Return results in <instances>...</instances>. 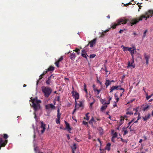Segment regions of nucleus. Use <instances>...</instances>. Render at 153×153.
<instances>
[{"label":"nucleus","mask_w":153,"mask_h":153,"mask_svg":"<svg viewBox=\"0 0 153 153\" xmlns=\"http://www.w3.org/2000/svg\"><path fill=\"white\" fill-rule=\"evenodd\" d=\"M31 102L32 103V107L33 108L35 112H36L40 108V103L41 101L33 98Z\"/></svg>","instance_id":"f257e3e1"},{"label":"nucleus","mask_w":153,"mask_h":153,"mask_svg":"<svg viewBox=\"0 0 153 153\" xmlns=\"http://www.w3.org/2000/svg\"><path fill=\"white\" fill-rule=\"evenodd\" d=\"M127 21L128 20L125 19L124 18H121L117 20V23L114 22L112 23L111 27L113 29L115 28L117 25H120L121 24H126Z\"/></svg>","instance_id":"f03ea898"},{"label":"nucleus","mask_w":153,"mask_h":153,"mask_svg":"<svg viewBox=\"0 0 153 153\" xmlns=\"http://www.w3.org/2000/svg\"><path fill=\"white\" fill-rule=\"evenodd\" d=\"M42 91L45 97L48 98L52 92V89L50 87L43 86L42 87Z\"/></svg>","instance_id":"7ed1b4c3"},{"label":"nucleus","mask_w":153,"mask_h":153,"mask_svg":"<svg viewBox=\"0 0 153 153\" xmlns=\"http://www.w3.org/2000/svg\"><path fill=\"white\" fill-rule=\"evenodd\" d=\"M150 16L149 15H142L140 17L139 19H134L131 20L130 23L131 24V25H134L136 24L137 23H138L139 21H141L142 20L143 18H146V20H147V18H150Z\"/></svg>","instance_id":"20e7f679"},{"label":"nucleus","mask_w":153,"mask_h":153,"mask_svg":"<svg viewBox=\"0 0 153 153\" xmlns=\"http://www.w3.org/2000/svg\"><path fill=\"white\" fill-rule=\"evenodd\" d=\"M41 124L40 127L39 128L37 129V132L39 135L42 134L46 129V125L44 124L43 122H41Z\"/></svg>","instance_id":"39448f33"},{"label":"nucleus","mask_w":153,"mask_h":153,"mask_svg":"<svg viewBox=\"0 0 153 153\" xmlns=\"http://www.w3.org/2000/svg\"><path fill=\"white\" fill-rule=\"evenodd\" d=\"M72 89L73 90L71 92V93L73 97L75 99V101L76 102V100H78L79 98V94L76 91H74V89L73 87H72Z\"/></svg>","instance_id":"423d86ee"},{"label":"nucleus","mask_w":153,"mask_h":153,"mask_svg":"<svg viewBox=\"0 0 153 153\" xmlns=\"http://www.w3.org/2000/svg\"><path fill=\"white\" fill-rule=\"evenodd\" d=\"M97 40V38L94 39L93 40L89 42L88 44L86 46V47H87L89 45L90 47L92 48L95 45L96 43Z\"/></svg>","instance_id":"0eeeda50"},{"label":"nucleus","mask_w":153,"mask_h":153,"mask_svg":"<svg viewBox=\"0 0 153 153\" xmlns=\"http://www.w3.org/2000/svg\"><path fill=\"white\" fill-rule=\"evenodd\" d=\"M45 108L46 109L49 110L50 109H53L55 108V106L52 103L49 104L45 105Z\"/></svg>","instance_id":"6e6552de"},{"label":"nucleus","mask_w":153,"mask_h":153,"mask_svg":"<svg viewBox=\"0 0 153 153\" xmlns=\"http://www.w3.org/2000/svg\"><path fill=\"white\" fill-rule=\"evenodd\" d=\"M135 66V65L134 64V58L133 59H132V62L131 63L129 61H128L127 67L128 68L132 67L133 68H134Z\"/></svg>","instance_id":"1a4fd4ad"},{"label":"nucleus","mask_w":153,"mask_h":153,"mask_svg":"<svg viewBox=\"0 0 153 153\" xmlns=\"http://www.w3.org/2000/svg\"><path fill=\"white\" fill-rule=\"evenodd\" d=\"M7 140L4 141L2 138H0V149L1 146H4L7 143Z\"/></svg>","instance_id":"9d476101"},{"label":"nucleus","mask_w":153,"mask_h":153,"mask_svg":"<svg viewBox=\"0 0 153 153\" xmlns=\"http://www.w3.org/2000/svg\"><path fill=\"white\" fill-rule=\"evenodd\" d=\"M65 123L66 125V128L65 129H66L67 130L69 133H71L70 131L71 130V128L70 127L69 124L66 121H65Z\"/></svg>","instance_id":"9b49d317"},{"label":"nucleus","mask_w":153,"mask_h":153,"mask_svg":"<svg viewBox=\"0 0 153 153\" xmlns=\"http://www.w3.org/2000/svg\"><path fill=\"white\" fill-rule=\"evenodd\" d=\"M144 57L146 60V63L147 65L149 63V59L150 58V56L149 55H147L146 53H145L144 54Z\"/></svg>","instance_id":"f8f14e48"},{"label":"nucleus","mask_w":153,"mask_h":153,"mask_svg":"<svg viewBox=\"0 0 153 153\" xmlns=\"http://www.w3.org/2000/svg\"><path fill=\"white\" fill-rule=\"evenodd\" d=\"M153 10H149L148 12L145 13V15H149L150 17H152L153 16Z\"/></svg>","instance_id":"ddd939ff"},{"label":"nucleus","mask_w":153,"mask_h":153,"mask_svg":"<svg viewBox=\"0 0 153 153\" xmlns=\"http://www.w3.org/2000/svg\"><path fill=\"white\" fill-rule=\"evenodd\" d=\"M52 77H53V78L54 77V76L52 74L48 77V80L46 81V84L47 85H49L50 84L51 82V79Z\"/></svg>","instance_id":"4468645a"},{"label":"nucleus","mask_w":153,"mask_h":153,"mask_svg":"<svg viewBox=\"0 0 153 153\" xmlns=\"http://www.w3.org/2000/svg\"><path fill=\"white\" fill-rule=\"evenodd\" d=\"M127 118V117L126 115H125L123 116H121L120 119V121L121 122V123L120 124V126L123 124V123L124 119L125 118Z\"/></svg>","instance_id":"2eb2a0df"},{"label":"nucleus","mask_w":153,"mask_h":153,"mask_svg":"<svg viewBox=\"0 0 153 153\" xmlns=\"http://www.w3.org/2000/svg\"><path fill=\"white\" fill-rule=\"evenodd\" d=\"M96 122L95 120H94V119L93 117H92L91 119L89 121V123L90 124H91V126L92 127H94L93 124V122Z\"/></svg>","instance_id":"dca6fc26"},{"label":"nucleus","mask_w":153,"mask_h":153,"mask_svg":"<svg viewBox=\"0 0 153 153\" xmlns=\"http://www.w3.org/2000/svg\"><path fill=\"white\" fill-rule=\"evenodd\" d=\"M117 89H118V88L117 86H113L110 89V93H111L114 90Z\"/></svg>","instance_id":"f3484780"},{"label":"nucleus","mask_w":153,"mask_h":153,"mask_svg":"<svg viewBox=\"0 0 153 153\" xmlns=\"http://www.w3.org/2000/svg\"><path fill=\"white\" fill-rule=\"evenodd\" d=\"M136 50V49L134 47H133V49H132V50H131V51L130 52L131 56H132V59H133L134 58V51L135 50Z\"/></svg>","instance_id":"a211bd4d"},{"label":"nucleus","mask_w":153,"mask_h":153,"mask_svg":"<svg viewBox=\"0 0 153 153\" xmlns=\"http://www.w3.org/2000/svg\"><path fill=\"white\" fill-rule=\"evenodd\" d=\"M150 116V114H149L148 115H146L144 117H143V119L144 121H146L149 118Z\"/></svg>","instance_id":"6ab92c4d"},{"label":"nucleus","mask_w":153,"mask_h":153,"mask_svg":"<svg viewBox=\"0 0 153 153\" xmlns=\"http://www.w3.org/2000/svg\"><path fill=\"white\" fill-rule=\"evenodd\" d=\"M111 83L110 82V80L108 79L106 80V82L105 83V85L106 86V88H107L108 87L110 84Z\"/></svg>","instance_id":"aec40b11"},{"label":"nucleus","mask_w":153,"mask_h":153,"mask_svg":"<svg viewBox=\"0 0 153 153\" xmlns=\"http://www.w3.org/2000/svg\"><path fill=\"white\" fill-rule=\"evenodd\" d=\"M128 127V126L126 128H125V127H124L123 128V131L124 132V134H123L124 135H126V134H127V133L128 132V131H127V128Z\"/></svg>","instance_id":"412c9836"},{"label":"nucleus","mask_w":153,"mask_h":153,"mask_svg":"<svg viewBox=\"0 0 153 153\" xmlns=\"http://www.w3.org/2000/svg\"><path fill=\"white\" fill-rule=\"evenodd\" d=\"M111 133L112 134H113V136L112 137L113 138H114L117 136V133L116 132H114V130H112Z\"/></svg>","instance_id":"4be33fe9"},{"label":"nucleus","mask_w":153,"mask_h":153,"mask_svg":"<svg viewBox=\"0 0 153 153\" xmlns=\"http://www.w3.org/2000/svg\"><path fill=\"white\" fill-rule=\"evenodd\" d=\"M75 57L76 56L74 53H73L71 54L70 58L71 60H74L75 59Z\"/></svg>","instance_id":"5701e85b"},{"label":"nucleus","mask_w":153,"mask_h":153,"mask_svg":"<svg viewBox=\"0 0 153 153\" xmlns=\"http://www.w3.org/2000/svg\"><path fill=\"white\" fill-rule=\"evenodd\" d=\"M48 71L47 70L45 71H44L43 73L39 76V80H40V79H41L42 78V75H43L46 74Z\"/></svg>","instance_id":"b1692460"},{"label":"nucleus","mask_w":153,"mask_h":153,"mask_svg":"<svg viewBox=\"0 0 153 153\" xmlns=\"http://www.w3.org/2000/svg\"><path fill=\"white\" fill-rule=\"evenodd\" d=\"M57 118H59L60 119L61 114L59 112V109L58 108L57 109Z\"/></svg>","instance_id":"393cba45"},{"label":"nucleus","mask_w":153,"mask_h":153,"mask_svg":"<svg viewBox=\"0 0 153 153\" xmlns=\"http://www.w3.org/2000/svg\"><path fill=\"white\" fill-rule=\"evenodd\" d=\"M111 145V144L110 143H107L105 148L106 149L108 150V151L110 150Z\"/></svg>","instance_id":"a878e982"},{"label":"nucleus","mask_w":153,"mask_h":153,"mask_svg":"<svg viewBox=\"0 0 153 153\" xmlns=\"http://www.w3.org/2000/svg\"><path fill=\"white\" fill-rule=\"evenodd\" d=\"M54 69V67L51 66H50L47 69L48 71H53Z\"/></svg>","instance_id":"bb28decb"},{"label":"nucleus","mask_w":153,"mask_h":153,"mask_svg":"<svg viewBox=\"0 0 153 153\" xmlns=\"http://www.w3.org/2000/svg\"><path fill=\"white\" fill-rule=\"evenodd\" d=\"M153 96V92L150 95H148L147 94L146 95V100H148L152 96Z\"/></svg>","instance_id":"cd10ccee"},{"label":"nucleus","mask_w":153,"mask_h":153,"mask_svg":"<svg viewBox=\"0 0 153 153\" xmlns=\"http://www.w3.org/2000/svg\"><path fill=\"white\" fill-rule=\"evenodd\" d=\"M107 105H102L101 108V110L102 111H103L104 110H105L107 107Z\"/></svg>","instance_id":"c85d7f7f"},{"label":"nucleus","mask_w":153,"mask_h":153,"mask_svg":"<svg viewBox=\"0 0 153 153\" xmlns=\"http://www.w3.org/2000/svg\"><path fill=\"white\" fill-rule=\"evenodd\" d=\"M149 105H148L146 106L145 107L143 108V111H145L148 109L149 108Z\"/></svg>","instance_id":"c756f323"},{"label":"nucleus","mask_w":153,"mask_h":153,"mask_svg":"<svg viewBox=\"0 0 153 153\" xmlns=\"http://www.w3.org/2000/svg\"><path fill=\"white\" fill-rule=\"evenodd\" d=\"M92 99L93 100V101L92 102H91L90 103V107L91 108L93 104L95 102V99H94L93 98H92Z\"/></svg>","instance_id":"7c9ffc66"},{"label":"nucleus","mask_w":153,"mask_h":153,"mask_svg":"<svg viewBox=\"0 0 153 153\" xmlns=\"http://www.w3.org/2000/svg\"><path fill=\"white\" fill-rule=\"evenodd\" d=\"M115 97L116 100V102H115V103H117V102H118L119 99L118 96H117L116 94H115Z\"/></svg>","instance_id":"2f4dec72"},{"label":"nucleus","mask_w":153,"mask_h":153,"mask_svg":"<svg viewBox=\"0 0 153 153\" xmlns=\"http://www.w3.org/2000/svg\"><path fill=\"white\" fill-rule=\"evenodd\" d=\"M89 114V113H87L85 114V116L86 117V118H85V119L87 120H88L89 119V117L88 116Z\"/></svg>","instance_id":"473e14b6"},{"label":"nucleus","mask_w":153,"mask_h":153,"mask_svg":"<svg viewBox=\"0 0 153 153\" xmlns=\"http://www.w3.org/2000/svg\"><path fill=\"white\" fill-rule=\"evenodd\" d=\"M81 56L85 58L86 59H87V56H88L87 54H84L83 53H81Z\"/></svg>","instance_id":"72a5a7b5"},{"label":"nucleus","mask_w":153,"mask_h":153,"mask_svg":"<svg viewBox=\"0 0 153 153\" xmlns=\"http://www.w3.org/2000/svg\"><path fill=\"white\" fill-rule=\"evenodd\" d=\"M72 150H75L76 149V145L75 143L73 144L72 147Z\"/></svg>","instance_id":"f704fd0d"},{"label":"nucleus","mask_w":153,"mask_h":153,"mask_svg":"<svg viewBox=\"0 0 153 153\" xmlns=\"http://www.w3.org/2000/svg\"><path fill=\"white\" fill-rule=\"evenodd\" d=\"M60 119L59 118H57L56 120V123L57 124H60Z\"/></svg>","instance_id":"c9c22d12"},{"label":"nucleus","mask_w":153,"mask_h":153,"mask_svg":"<svg viewBox=\"0 0 153 153\" xmlns=\"http://www.w3.org/2000/svg\"><path fill=\"white\" fill-rule=\"evenodd\" d=\"M147 30H146L144 32V33H143V39H144L146 36V33H147Z\"/></svg>","instance_id":"e433bc0d"},{"label":"nucleus","mask_w":153,"mask_h":153,"mask_svg":"<svg viewBox=\"0 0 153 153\" xmlns=\"http://www.w3.org/2000/svg\"><path fill=\"white\" fill-rule=\"evenodd\" d=\"M96 56V55L94 54H91L90 56V58L91 59L93 58H94Z\"/></svg>","instance_id":"4c0bfd02"},{"label":"nucleus","mask_w":153,"mask_h":153,"mask_svg":"<svg viewBox=\"0 0 153 153\" xmlns=\"http://www.w3.org/2000/svg\"><path fill=\"white\" fill-rule=\"evenodd\" d=\"M123 47V50L124 51H126L127 50V47H125L123 45H122L121 47Z\"/></svg>","instance_id":"58836bf2"},{"label":"nucleus","mask_w":153,"mask_h":153,"mask_svg":"<svg viewBox=\"0 0 153 153\" xmlns=\"http://www.w3.org/2000/svg\"><path fill=\"white\" fill-rule=\"evenodd\" d=\"M121 140L123 142H125L126 143H127L128 142V140H125L124 139H123L122 138H121Z\"/></svg>","instance_id":"ea45409f"},{"label":"nucleus","mask_w":153,"mask_h":153,"mask_svg":"<svg viewBox=\"0 0 153 153\" xmlns=\"http://www.w3.org/2000/svg\"><path fill=\"white\" fill-rule=\"evenodd\" d=\"M63 59V57L62 56H61L60 57L59 59L57 61L59 62H61L62 59Z\"/></svg>","instance_id":"a19ab883"},{"label":"nucleus","mask_w":153,"mask_h":153,"mask_svg":"<svg viewBox=\"0 0 153 153\" xmlns=\"http://www.w3.org/2000/svg\"><path fill=\"white\" fill-rule=\"evenodd\" d=\"M134 110H135L136 111V112L134 114V115H137V112L138 111V110H137V108H134L133 109Z\"/></svg>","instance_id":"79ce46f5"},{"label":"nucleus","mask_w":153,"mask_h":153,"mask_svg":"<svg viewBox=\"0 0 153 153\" xmlns=\"http://www.w3.org/2000/svg\"><path fill=\"white\" fill-rule=\"evenodd\" d=\"M8 135L7 134H4V138L5 139H7L8 138Z\"/></svg>","instance_id":"37998d69"},{"label":"nucleus","mask_w":153,"mask_h":153,"mask_svg":"<svg viewBox=\"0 0 153 153\" xmlns=\"http://www.w3.org/2000/svg\"><path fill=\"white\" fill-rule=\"evenodd\" d=\"M59 62L58 61H57L55 63V64L56 65V66L57 67H59Z\"/></svg>","instance_id":"c03bdc74"},{"label":"nucleus","mask_w":153,"mask_h":153,"mask_svg":"<svg viewBox=\"0 0 153 153\" xmlns=\"http://www.w3.org/2000/svg\"><path fill=\"white\" fill-rule=\"evenodd\" d=\"M82 123L83 124L85 125H88V122L85 121H83L82 122Z\"/></svg>","instance_id":"a18cd8bd"},{"label":"nucleus","mask_w":153,"mask_h":153,"mask_svg":"<svg viewBox=\"0 0 153 153\" xmlns=\"http://www.w3.org/2000/svg\"><path fill=\"white\" fill-rule=\"evenodd\" d=\"M94 91H97V92H98L97 93V94H99L100 91V90H98V89H94Z\"/></svg>","instance_id":"49530a36"},{"label":"nucleus","mask_w":153,"mask_h":153,"mask_svg":"<svg viewBox=\"0 0 153 153\" xmlns=\"http://www.w3.org/2000/svg\"><path fill=\"white\" fill-rule=\"evenodd\" d=\"M133 49V48H128V47H127V50L128 51H130V52H131V50H132V49Z\"/></svg>","instance_id":"de8ad7c7"},{"label":"nucleus","mask_w":153,"mask_h":153,"mask_svg":"<svg viewBox=\"0 0 153 153\" xmlns=\"http://www.w3.org/2000/svg\"><path fill=\"white\" fill-rule=\"evenodd\" d=\"M133 113L132 112H127L126 113V114H129L130 115H132L133 114Z\"/></svg>","instance_id":"09e8293b"},{"label":"nucleus","mask_w":153,"mask_h":153,"mask_svg":"<svg viewBox=\"0 0 153 153\" xmlns=\"http://www.w3.org/2000/svg\"><path fill=\"white\" fill-rule=\"evenodd\" d=\"M76 105H75V109L73 111V112H72V114H74V113L76 112Z\"/></svg>","instance_id":"8fccbe9b"},{"label":"nucleus","mask_w":153,"mask_h":153,"mask_svg":"<svg viewBox=\"0 0 153 153\" xmlns=\"http://www.w3.org/2000/svg\"><path fill=\"white\" fill-rule=\"evenodd\" d=\"M103 66L105 68L104 71H106L107 70V69L106 66L105 64Z\"/></svg>","instance_id":"3c124183"},{"label":"nucleus","mask_w":153,"mask_h":153,"mask_svg":"<svg viewBox=\"0 0 153 153\" xmlns=\"http://www.w3.org/2000/svg\"><path fill=\"white\" fill-rule=\"evenodd\" d=\"M34 118L36 120L37 116L36 114V112H34Z\"/></svg>","instance_id":"603ef678"},{"label":"nucleus","mask_w":153,"mask_h":153,"mask_svg":"<svg viewBox=\"0 0 153 153\" xmlns=\"http://www.w3.org/2000/svg\"><path fill=\"white\" fill-rule=\"evenodd\" d=\"M82 53H83L84 54H87L86 51L84 50H83L82 51Z\"/></svg>","instance_id":"864d4df0"},{"label":"nucleus","mask_w":153,"mask_h":153,"mask_svg":"<svg viewBox=\"0 0 153 153\" xmlns=\"http://www.w3.org/2000/svg\"><path fill=\"white\" fill-rule=\"evenodd\" d=\"M79 107H81L82 106V103L81 102H80L79 104Z\"/></svg>","instance_id":"5fc2aeb1"},{"label":"nucleus","mask_w":153,"mask_h":153,"mask_svg":"<svg viewBox=\"0 0 153 153\" xmlns=\"http://www.w3.org/2000/svg\"><path fill=\"white\" fill-rule=\"evenodd\" d=\"M84 89H86V85L85 83H84Z\"/></svg>","instance_id":"6e6d98bb"},{"label":"nucleus","mask_w":153,"mask_h":153,"mask_svg":"<svg viewBox=\"0 0 153 153\" xmlns=\"http://www.w3.org/2000/svg\"><path fill=\"white\" fill-rule=\"evenodd\" d=\"M110 101H109V100H108L107 102H105L104 103V104H110Z\"/></svg>","instance_id":"4d7b16f0"},{"label":"nucleus","mask_w":153,"mask_h":153,"mask_svg":"<svg viewBox=\"0 0 153 153\" xmlns=\"http://www.w3.org/2000/svg\"><path fill=\"white\" fill-rule=\"evenodd\" d=\"M97 82H99L100 85H102V83L101 82H100L99 80H97Z\"/></svg>","instance_id":"13d9d810"},{"label":"nucleus","mask_w":153,"mask_h":153,"mask_svg":"<svg viewBox=\"0 0 153 153\" xmlns=\"http://www.w3.org/2000/svg\"><path fill=\"white\" fill-rule=\"evenodd\" d=\"M101 102L102 104H104L105 102V100H101Z\"/></svg>","instance_id":"bf43d9fd"},{"label":"nucleus","mask_w":153,"mask_h":153,"mask_svg":"<svg viewBox=\"0 0 153 153\" xmlns=\"http://www.w3.org/2000/svg\"><path fill=\"white\" fill-rule=\"evenodd\" d=\"M119 90H123V93L125 91V90L124 88H120Z\"/></svg>","instance_id":"052dcab7"},{"label":"nucleus","mask_w":153,"mask_h":153,"mask_svg":"<svg viewBox=\"0 0 153 153\" xmlns=\"http://www.w3.org/2000/svg\"><path fill=\"white\" fill-rule=\"evenodd\" d=\"M140 114L139 113L138 116V118H137V120H138L139 119H140Z\"/></svg>","instance_id":"680f3d73"},{"label":"nucleus","mask_w":153,"mask_h":153,"mask_svg":"<svg viewBox=\"0 0 153 153\" xmlns=\"http://www.w3.org/2000/svg\"><path fill=\"white\" fill-rule=\"evenodd\" d=\"M123 31V30H120L119 31V33H122V32Z\"/></svg>","instance_id":"e2e57ef3"},{"label":"nucleus","mask_w":153,"mask_h":153,"mask_svg":"<svg viewBox=\"0 0 153 153\" xmlns=\"http://www.w3.org/2000/svg\"><path fill=\"white\" fill-rule=\"evenodd\" d=\"M97 140L99 142V143H100V144H101V141L100 139L99 138H98L97 139Z\"/></svg>","instance_id":"0e129e2a"},{"label":"nucleus","mask_w":153,"mask_h":153,"mask_svg":"<svg viewBox=\"0 0 153 153\" xmlns=\"http://www.w3.org/2000/svg\"><path fill=\"white\" fill-rule=\"evenodd\" d=\"M67 138L69 140L70 139V136L69 134H68L67 135Z\"/></svg>","instance_id":"69168bd1"},{"label":"nucleus","mask_w":153,"mask_h":153,"mask_svg":"<svg viewBox=\"0 0 153 153\" xmlns=\"http://www.w3.org/2000/svg\"><path fill=\"white\" fill-rule=\"evenodd\" d=\"M143 137L144 138V140H147V138L146 136H144Z\"/></svg>","instance_id":"338daca9"},{"label":"nucleus","mask_w":153,"mask_h":153,"mask_svg":"<svg viewBox=\"0 0 153 153\" xmlns=\"http://www.w3.org/2000/svg\"><path fill=\"white\" fill-rule=\"evenodd\" d=\"M142 139H140V140L139 142L140 143H141V142H142Z\"/></svg>","instance_id":"774afa93"}]
</instances>
